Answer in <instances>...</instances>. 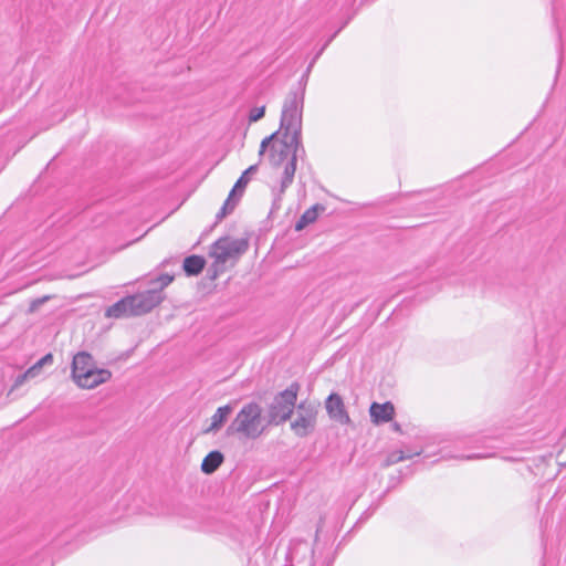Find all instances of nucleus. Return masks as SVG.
<instances>
[{"label": "nucleus", "mask_w": 566, "mask_h": 566, "mask_svg": "<svg viewBox=\"0 0 566 566\" xmlns=\"http://www.w3.org/2000/svg\"><path fill=\"white\" fill-rule=\"evenodd\" d=\"M304 99V86L292 87L283 102L280 118V129L284 135H291V143L296 147L301 146L302 140Z\"/></svg>", "instance_id": "nucleus-1"}, {"label": "nucleus", "mask_w": 566, "mask_h": 566, "mask_svg": "<svg viewBox=\"0 0 566 566\" xmlns=\"http://www.w3.org/2000/svg\"><path fill=\"white\" fill-rule=\"evenodd\" d=\"M71 369L73 381L85 389H93L112 378L108 369L96 367L93 356L87 352H78L73 356Z\"/></svg>", "instance_id": "nucleus-2"}, {"label": "nucleus", "mask_w": 566, "mask_h": 566, "mask_svg": "<svg viewBox=\"0 0 566 566\" xmlns=\"http://www.w3.org/2000/svg\"><path fill=\"white\" fill-rule=\"evenodd\" d=\"M262 408L258 402L245 403L237 413L235 418L228 426V437L239 436L240 438L255 440L263 433Z\"/></svg>", "instance_id": "nucleus-3"}, {"label": "nucleus", "mask_w": 566, "mask_h": 566, "mask_svg": "<svg viewBox=\"0 0 566 566\" xmlns=\"http://www.w3.org/2000/svg\"><path fill=\"white\" fill-rule=\"evenodd\" d=\"M298 390L300 385L292 382L286 389L275 395L268 410V422L270 424L279 426L291 419L296 405Z\"/></svg>", "instance_id": "nucleus-4"}, {"label": "nucleus", "mask_w": 566, "mask_h": 566, "mask_svg": "<svg viewBox=\"0 0 566 566\" xmlns=\"http://www.w3.org/2000/svg\"><path fill=\"white\" fill-rule=\"evenodd\" d=\"M295 418L291 421V430L298 438H305L314 432L317 423L318 406L303 400L295 405Z\"/></svg>", "instance_id": "nucleus-5"}, {"label": "nucleus", "mask_w": 566, "mask_h": 566, "mask_svg": "<svg viewBox=\"0 0 566 566\" xmlns=\"http://www.w3.org/2000/svg\"><path fill=\"white\" fill-rule=\"evenodd\" d=\"M249 249L247 239H232L222 237L212 243L210 248V256L217 263H226L230 259H237Z\"/></svg>", "instance_id": "nucleus-6"}, {"label": "nucleus", "mask_w": 566, "mask_h": 566, "mask_svg": "<svg viewBox=\"0 0 566 566\" xmlns=\"http://www.w3.org/2000/svg\"><path fill=\"white\" fill-rule=\"evenodd\" d=\"M128 300L133 308V316H139L159 305L164 300V295L160 290L153 287L134 295H128Z\"/></svg>", "instance_id": "nucleus-7"}, {"label": "nucleus", "mask_w": 566, "mask_h": 566, "mask_svg": "<svg viewBox=\"0 0 566 566\" xmlns=\"http://www.w3.org/2000/svg\"><path fill=\"white\" fill-rule=\"evenodd\" d=\"M290 144L293 146V154L286 161L280 184V192L284 193L286 189L292 185L296 171V164L298 158H304L305 156V148L303 146V143L301 142V146L296 147L294 144L290 142Z\"/></svg>", "instance_id": "nucleus-8"}, {"label": "nucleus", "mask_w": 566, "mask_h": 566, "mask_svg": "<svg viewBox=\"0 0 566 566\" xmlns=\"http://www.w3.org/2000/svg\"><path fill=\"white\" fill-rule=\"evenodd\" d=\"M325 408L327 411L328 417L340 423V424H348L350 423V418L348 412L346 411L344 400L340 397V395L336 392H332L325 401Z\"/></svg>", "instance_id": "nucleus-9"}, {"label": "nucleus", "mask_w": 566, "mask_h": 566, "mask_svg": "<svg viewBox=\"0 0 566 566\" xmlns=\"http://www.w3.org/2000/svg\"><path fill=\"white\" fill-rule=\"evenodd\" d=\"M291 135H284L277 145L271 147L270 161L273 167H279L293 154V146L290 144Z\"/></svg>", "instance_id": "nucleus-10"}, {"label": "nucleus", "mask_w": 566, "mask_h": 566, "mask_svg": "<svg viewBox=\"0 0 566 566\" xmlns=\"http://www.w3.org/2000/svg\"><path fill=\"white\" fill-rule=\"evenodd\" d=\"M369 415L373 423L381 424L392 420L395 407L390 401L384 403L373 402L369 408Z\"/></svg>", "instance_id": "nucleus-11"}, {"label": "nucleus", "mask_w": 566, "mask_h": 566, "mask_svg": "<svg viewBox=\"0 0 566 566\" xmlns=\"http://www.w3.org/2000/svg\"><path fill=\"white\" fill-rule=\"evenodd\" d=\"M233 407L228 403L219 407L211 417L210 426L205 430L206 433L218 432L227 422L229 416L232 413Z\"/></svg>", "instance_id": "nucleus-12"}, {"label": "nucleus", "mask_w": 566, "mask_h": 566, "mask_svg": "<svg viewBox=\"0 0 566 566\" xmlns=\"http://www.w3.org/2000/svg\"><path fill=\"white\" fill-rule=\"evenodd\" d=\"M105 316L111 318L133 316V308L130 306L128 296L120 298L119 301L107 307Z\"/></svg>", "instance_id": "nucleus-13"}, {"label": "nucleus", "mask_w": 566, "mask_h": 566, "mask_svg": "<svg viewBox=\"0 0 566 566\" xmlns=\"http://www.w3.org/2000/svg\"><path fill=\"white\" fill-rule=\"evenodd\" d=\"M224 457L219 450L210 451L202 460L201 471L206 474L214 473L223 463Z\"/></svg>", "instance_id": "nucleus-14"}, {"label": "nucleus", "mask_w": 566, "mask_h": 566, "mask_svg": "<svg viewBox=\"0 0 566 566\" xmlns=\"http://www.w3.org/2000/svg\"><path fill=\"white\" fill-rule=\"evenodd\" d=\"M205 265L206 260L203 256L192 254L185 258L182 269L188 276H196L202 272Z\"/></svg>", "instance_id": "nucleus-15"}, {"label": "nucleus", "mask_w": 566, "mask_h": 566, "mask_svg": "<svg viewBox=\"0 0 566 566\" xmlns=\"http://www.w3.org/2000/svg\"><path fill=\"white\" fill-rule=\"evenodd\" d=\"M324 206L316 203L305 210L295 223V231L304 230L308 224L314 223L318 217L319 211H324Z\"/></svg>", "instance_id": "nucleus-16"}, {"label": "nucleus", "mask_w": 566, "mask_h": 566, "mask_svg": "<svg viewBox=\"0 0 566 566\" xmlns=\"http://www.w3.org/2000/svg\"><path fill=\"white\" fill-rule=\"evenodd\" d=\"M258 171V166L256 165H252L250 166L248 169H245L242 175L239 177V179L237 180V182L234 184L233 188L231 189L230 193H232V196H235L237 198L240 199V197L243 195L244 192V189L247 187V185L249 184L250 181V176L252 174H255Z\"/></svg>", "instance_id": "nucleus-17"}, {"label": "nucleus", "mask_w": 566, "mask_h": 566, "mask_svg": "<svg viewBox=\"0 0 566 566\" xmlns=\"http://www.w3.org/2000/svg\"><path fill=\"white\" fill-rule=\"evenodd\" d=\"M424 452L423 449H420V450H416V451H412V452H405L402 450H396V451H392L390 452L386 460L384 461V467H390V465H394L398 462H401L403 460H407V459H412L413 457H419L421 455L422 453Z\"/></svg>", "instance_id": "nucleus-18"}, {"label": "nucleus", "mask_w": 566, "mask_h": 566, "mask_svg": "<svg viewBox=\"0 0 566 566\" xmlns=\"http://www.w3.org/2000/svg\"><path fill=\"white\" fill-rule=\"evenodd\" d=\"M67 532H60L56 530H51L49 533L43 534L42 538L39 541L38 545L50 544L53 548L59 547L62 543H65L69 538Z\"/></svg>", "instance_id": "nucleus-19"}, {"label": "nucleus", "mask_w": 566, "mask_h": 566, "mask_svg": "<svg viewBox=\"0 0 566 566\" xmlns=\"http://www.w3.org/2000/svg\"><path fill=\"white\" fill-rule=\"evenodd\" d=\"M238 201L239 198L232 196V193H229L227 200L224 201L223 206L216 216L217 221H221L223 218L230 214L234 210Z\"/></svg>", "instance_id": "nucleus-20"}, {"label": "nucleus", "mask_w": 566, "mask_h": 566, "mask_svg": "<svg viewBox=\"0 0 566 566\" xmlns=\"http://www.w3.org/2000/svg\"><path fill=\"white\" fill-rule=\"evenodd\" d=\"M352 15L348 17L344 22L343 24L325 41V43L323 44V46L316 52V54L314 55L313 60L311 61L310 63V67H313V65L315 64V62L319 59V56L323 54V52L325 51V49L331 44V42L336 38V35L348 24V22L352 20Z\"/></svg>", "instance_id": "nucleus-21"}, {"label": "nucleus", "mask_w": 566, "mask_h": 566, "mask_svg": "<svg viewBox=\"0 0 566 566\" xmlns=\"http://www.w3.org/2000/svg\"><path fill=\"white\" fill-rule=\"evenodd\" d=\"M352 15L348 17L344 22L343 24L325 41V43L323 44V46L316 52V54L314 55L313 60L311 61L310 63V67H313V65L315 64V62L319 59V56L323 54V52L325 51V49L331 44V42L336 38V35L348 24V22L352 20Z\"/></svg>", "instance_id": "nucleus-22"}, {"label": "nucleus", "mask_w": 566, "mask_h": 566, "mask_svg": "<svg viewBox=\"0 0 566 566\" xmlns=\"http://www.w3.org/2000/svg\"><path fill=\"white\" fill-rule=\"evenodd\" d=\"M53 363V355L46 354L42 358H40L31 368H29L25 373V377H33L38 370H40L44 365H51Z\"/></svg>", "instance_id": "nucleus-23"}, {"label": "nucleus", "mask_w": 566, "mask_h": 566, "mask_svg": "<svg viewBox=\"0 0 566 566\" xmlns=\"http://www.w3.org/2000/svg\"><path fill=\"white\" fill-rule=\"evenodd\" d=\"M174 281V275H170L168 273H164V274H160L158 275L157 277L155 279H151L149 281V283L151 285H155V284H159V287L158 290H160V292L163 293V290L168 286L171 282ZM157 290V287H155Z\"/></svg>", "instance_id": "nucleus-24"}, {"label": "nucleus", "mask_w": 566, "mask_h": 566, "mask_svg": "<svg viewBox=\"0 0 566 566\" xmlns=\"http://www.w3.org/2000/svg\"><path fill=\"white\" fill-rule=\"evenodd\" d=\"M265 114V106L254 107L249 113V120L250 123H255L263 118Z\"/></svg>", "instance_id": "nucleus-25"}, {"label": "nucleus", "mask_w": 566, "mask_h": 566, "mask_svg": "<svg viewBox=\"0 0 566 566\" xmlns=\"http://www.w3.org/2000/svg\"><path fill=\"white\" fill-rule=\"evenodd\" d=\"M283 195L284 193L280 192V187L273 189L274 198H273V202H272L271 212L277 211L281 208V201H282V196Z\"/></svg>", "instance_id": "nucleus-26"}, {"label": "nucleus", "mask_w": 566, "mask_h": 566, "mask_svg": "<svg viewBox=\"0 0 566 566\" xmlns=\"http://www.w3.org/2000/svg\"><path fill=\"white\" fill-rule=\"evenodd\" d=\"M49 298H50V296H42V297H39V298H35V300L31 301L29 311H30V312H34V311H36V310H38L41 305H43V304H44Z\"/></svg>", "instance_id": "nucleus-27"}, {"label": "nucleus", "mask_w": 566, "mask_h": 566, "mask_svg": "<svg viewBox=\"0 0 566 566\" xmlns=\"http://www.w3.org/2000/svg\"><path fill=\"white\" fill-rule=\"evenodd\" d=\"M279 135V132H275L273 133L271 136L269 137H265L262 142H261V145H260V155H263L266 147L269 146V144L271 143V140H273L274 138H276V136Z\"/></svg>", "instance_id": "nucleus-28"}, {"label": "nucleus", "mask_w": 566, "mask_h": 566, "mask_svg": "<svg viewBox=\"0 0 566 566\" xmlns=\"http://www.w3.org/2000/svg\"><path fill=\"white\" fill-rule=\"evenodd\" d=\"M311 70H312V67H310V65H308L306 71L302 75L301 80L298 81L297 86H300V85L304 86V88L306 90V84H307V80H308V75H310Z\"/></svg>", "instance_id": "nucleus-29"}, {"label": "nucleus", "mask_w": 566, "mask_h": 566, "mask_svg": "<svg viewBox=\"0 0 566 566\" xmlns=\"http://www.w3.org/2000/svg\"><path fill=\"white\" fill-rule=\"evenodd\" d=\"M485 457L486 455L482 454V453H473V454L462 455L461 459L462 460H474V459H482Z\"/></svg>", "instance_id": "nucleus-30"}, {"label": "nucleus", "mask_w": 566, "mask_h": 566, "mask_svg": "<svg viewBox=\"0 0 566 566\" xmlns=\"http://www.w3.org/2000/svg\"><path fill=\"white\" fill-rule=\"evenodd\" d=\"M392 429H394L396 432H399V433H401V432H402L401 426H400L398 422H395V423L392 424Z\"/></svg>", "instance_id": "nucleus-31"}, {"label": "nucleus", "mask_w": 566, "mask_h": 566, "mask_svg": "<svg viewBox=\"0 0 566 566\" xmlns=\"http://www.w3.org/2000/svg\"><path fill=\"white\" fill-rule=\"evenodd\" d=\"M322 523H323V518H321V520H319V524H318L317 530H316L315 541H317V539H318V533H319V530H321Z\"/></svg>", "instance_id": "nucleus-32"}, {"label": "nucleus", "mask_w": 566, "mask_h": 566, "mask_svg": "<svg viewBox=\"0 0 566 566\" xmlns=\"http://www.w3.org/2000/svg\"><path fill=\"white\" fill-rule=\"evenodd\" d=\"M334 563V557H331L324 562V566H332Z\"/></svg>", "instance_id": "nucleus-33"}, {"label": "nucleus", "mask_w": 566, "mask_h": 566, "mask_svg": "<svg viewBox=\"0 0 566 566\" xmlns=\"http://www.w3.org/2000/svg\"><path fill=\"white\" fill-rule=\"evenodd\" d=\"M167 263H169V260H164L161 265L165 266Z\"/></svg>", "instance_id": "nucleus-34"}, {"label": "nucleus", "mask_w": 566, "mask_h": 566, "mask_svg": "<svg viewBox=\"0 0 566 566\" xmlns=\"http://www.w3.org/2000/svg\"><path fill=\"white\" fill-rule=\"evenodd\" d=\"M44 566H53V562H48Z\"/></svg>", "instance_id": "nucleus-35"}, {"label": "nucleus", "mask_w": 566, "mask_h": 566, "mask_svg": "<svg viewBox=\"0 0 566 566\" xmlns=\"http://www.w3.org/2000/svg\"><path fill=\"white\" fill-rule=\"evenodd\" d=\"M311 553H312V558H314L315 551L312 549Z\"/></svg>", "instance_id": "nucleus-36"}]
</instances>
